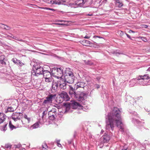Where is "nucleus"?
Returning a JSON list of instances; mask_svg holds the SVG:
<instances>
[{
    "instance_id": "34",
    "label": "nucleus",
    "mask_w": 150,
    "mask_h": 150,
    "mask_svg": "<svg viewBox=\"0 0 150 150\" xmlns=\"http://www.w3.org/2000/svg\"><path fill=\"white\" fill-rule=\"evenodd\" d=\"M5 148L8 149V148H11V145L9 144H6L5 145Z\"/></svg>"
},
{
    "instance_id": "53",
    "label": "nucleus",
    "mask_w": 150,
    "mask_h": 150,
    "mask_svg": "<svg viewBox=\"0 0 150 150\" xmlns=\"http://www.w3.org/2000/svg\"><path fill=\"white\" fill-rule=\"evenodd\" d=\"M59 21L62 22L64 21L63 20H62V21Z\"/></svg>"
},
{
    "instance_id": "27",
    "label": "nucleus",
    "mask_w": 150,
    "mask_h": 150,
    "mask_svg": "<svg viewBox=\"0 0 150 150\" xmlns=\"http://www.w3.org/2000/svg\"><path fill=\"white\" fill-rule=\"evenodd\" d=\"M116 2L119 7H120L122 6L123 4L121 1V0H116Z\"/></svg>"
},
{
    "instance_id": "43",
    "label": "nucleus",
    "mask_w": 150,
    "mask_h": 150,
    "mask_svg": "<svg viewBox=\"0 0 150 150\" xmlns=\"http://www.w3.org/2000/svg\"><path fill=\"white\" fill-rule=\"evenodd\" d=\"M126 35L127 36V37L128 38H129L131 39V37H130V36L127 33H126Z\"/></svg>"
},
{
    "instance_id": "11",
    "label": "nucleus",
    "mask_w": 150,
    "mask_h": 150,
    "mask_svg": "<svg viewBox=\"0 0 150 150\" xmlns=\"http://www.w3.org/2000/svg\"><path fill=\"white\" fill-rule=\"evenodd\" d=\"M85 83L82 82H79L77 83L75 86L74 90L79 91V88L83 89L85 86Z\"/></svg>"
},
{
    "instance_id": "32",
    "label": "nucleus",
    "mask_w": 150,
    "mask_h": 150,
    "mask_svg": "<svg viewBox=\"0 0 150 150\" xmlns=\"http://www.w3.org/2000/svg\"><path fill=\"white\" fill-rule=\"evenodd\" d=\"M45 81L48 83L52 82V78H45Z\"/></svg>"
},
{
    "instance_id": "1",
    "label": "nucleus",
    "mask_w": 150,
    "mask_h": 150,
    "mask_svg": "<svg viewBox=\"0 0 150 150\" xmlns=\"http://www.w3.org/2000/svg\"><path fill=\"white\" fill-rule=\"evenodd\" d=\"M121 112L117 107H114L112 111L108 115V119L109 123H107L106 129H109L110 128L113 130L114 127V123H115L117 126L120 128L121 132L123 131V124L121 116Z\"/></svg>"
},
{
    "instance_id": "35",
    "label": "nucleus",
    "mask_w": 150,
    "mask_h": 150,
    "mask_svg": "<svg viewBox=\"0 0 150 150\" xmlns=\"http://www.w3.org/2000/svg\"><path fill=\"white\" fill-rule=\"evenodd\" d=\"M59 142L60 140H57L56 141V143L58 146L59 147H62V146L61 144L59 143Z\"/></svg>"
},
{
    "instance_id": "33",
    "label": "nucleus",
    "mask_w": 150,
    "mask_h": 150,
    "mask_svg": "<svg viewBox=\"0 0 150 150\" xmlns=\"http://www.w3.org/2000/svg\"><path fill=\"white\" fill-rule=\"evenodd\" d=\"M140 38L144 42H146L147 40L146 38L145 37H139L138 38Z\"/></svg>"
},
{
    "instance_id": "38",
    "label": "nucleus",
    "mask_w": 150,
    "mask_h": 150,
    "mask_svg": "<svg viewBox=\"0 0 150 150\" xmlns=\"http://www.w3.org/2000/svg\"><path fill=\"white\" fill-rule=\"evenodd\" d=\"M5 29L7 30H9L11 29V28L6 25H5Z\"/></svg>"
},
{
    "instance_id": "41",
    "label": "nucleus",
    "mask_w": 150,
    "mask_h": 150,
    "mask_svg": "<svg viewBox=\"0 0 150 150\" xmlns=\"http://www.w3.org/2000/svg\"><path fill=\"white\" fill-rule=\"evenodd\" d=\"M119 32H120V36H122L123 34H124V33H123V32L122 31H119Z\"/></svg>"
},
{
    "instance_id": "6",
    "label": "nucleus",
    "mask_w": 150,
    "mask_h": 150,
    "mask_svg": "<svg viewBox=\"0 0 150 150\" xmlns=\"http://www.w3.org/2000/svg\"><path fill=\"white\" fill-rule=\"evenodd\" d=\"M80 104L75 101L71 103L70 104V105L65 104L64 105L65 107L66 108L65 111L69 110L70 107H71L73 109H76L78 106H80Z\"/></svg>"
},
{
    "instance_id": "4",
    "label": "nucleus",
    "mask_w": 150,
    "mask_h": 150,
    "mask_svg": "<svg viewBox=\"0 0 150 150\" xmlns=\"http://www.w3.org/2000/svg\"><path fill=\"white\" fill-rule=\"evenodd\" d=\"M93 2V0H77L75 1V4L78 6L83 7V5L86 4L87 5H90Z\"/></svg>"
},
{
    "instance_id": "36",
    "label": "nucleus",
    "mask_w": 150,
    "mask_h": 150,
    "mask_svg": "<svg viewBox=\"0 0 150 150\" xmlns=\"http://www.w3.org/2000/svg\"><path fill=\"white\" fill-rule=\"evenodd\" d=\"M13 38L14 39L16 40H19V41H20L24 42L23 40H22V39L19 40L18 38H17V37H15V36H13Z\"/></svg>"
},
{
    "instance_id": "24",
    "label": "nucleus",
    "mask_w": 150,
    "mask_h": 150,
    "mask_svg": "<svg viewBox=\"0 0 150 150\" xmlns=\"http://www.w3.org/2000/svg\"><path fill=\"white\" fill-rule=\"evenodd\" d=\"M59 86L60 88L64 90L66 88V83L65 82H64V83L60 84Z\"/></svg>"
},
{
    "instance_id": "47",
    "label": "nucleus",
    "mask_w": 150,
    "mask_h": 150,
    "mask_svg": "<svg viewBox=\"0 0 150 150\" xmlns=\"http://www.w3.org/2000/svg\"><path fill=\"white\" fill-rule=\"evenodd\" d=\"M25 149L24 148H22L20 149V150H25Z\"/></svg>"
},
{
    "instance_id": "25",
    "label": "nucleus",
    "mask_w": 150,
    "mask_h": 150,
    "mask_svg": "<svg viewBox=\"0 0 150 150\" xmlns=\"http://www.w3.org/2000/svg\"><path fill=\"white\" fill-rule=\"evenodd\" d=\"M7 123L4 122L3 125L1 126V130L4 131H5L7 129Z\"/></svg>"
},
{
    "instance_id": "21",
    "label": "nucleus",
    "mask_w": 150,
    "mask_h": 150,
    "mask_svg": "<svg viewBox=\"0 0 150 150\" xmlns=\"http://www.w3.org/2000/svg\"><path fill=\"white\" fill-rule=\"evenodd\" d=\"M103 142H108L110 140V137L108 135H104L102 137Z\"/></svg>"
},
{
    "instance_id": "13",
    "label": "nucleus",
    "mask_w": 150,
    "mask_h": 150,
    "mask_svg": "<svg viewBox=\"0 0 150 150\" xmlns=\"http://www.w3.org/2000/svg\"><path fill=\"white\" fill-rule=\"evenodd\" d=\"M30 120V118L28 117L26 115H25L24 116V118L22 119L21 121L22 124L24 125H26L28 124Z\"/></svg>"
},
{
    "instance_id": "8",
    "label": "nucleus",
    "mask_w": 150,
    "mask_h": 150,
    "mask_svg": "<svg viewBox=\"0 0 150 150\" xmlns=\"http://www.w3.org/2000/svg\"><path fill=\"white\" fill-rule=\"evenodd\" d=\"M33 70L34 73H35V75L36 76H38L39 75L43 74L44 72L43 68L39 65L36 67L35 69L34 68Z\"/></svg>"
},
{
    "instance_id": "9",
    "label": "nucleus",
    "mask_w": 150,
    "mask_h": 150,
    "mask_svg": "<svg viewBox=\"0 0 150 150\" xmlns=\"http://www.w3.org/2000/svg\"><path fill=\"white\" fill-rule=\"evenodd\" d=\"M23 117V114L21 112H14L13 113L12 116V119L15 121L18 120L19 122H20V120Z\"/></svg>"
},
{
    "instance_id": "14",
    "label": "nucleus",
    "mask_w": 150,
    "mask_h": 150,
    "mask_svg": "<svg viewBox=\"0 0 150 150\" xmlns=\"http://www.w3.org/2000/svg\"><path fill=\"white\" fill-rule=\"evenodd\" d=\"M60 95L61 98H62L63 100L65 101H68L70 99V98L67 93L65 92H62L60 93Z\"/></svg>"
},
{
    "instance_id": "49",
    "label": "nucleus",
    "mask_w": 150,
    "mask_h": 150,
    "mask_svg": "<svg viewBox=\"0 0 150 150\" xmlns=\"http://www.w3.org/2000/svg\"><path fill=\"white\" fill-rule=\"evenodd\" d=\"M42 114H43V115H45V111H44L42 113Z\"/></svg>"
},
{
    "instance_id": "19",
    "label": "nucleus",
    "mask_w": 150,
    "mask_h": 150,
    "mask_svg": "<svg viewBox=\"0 0 150 150\" xmlns=\"http://www.w3.org/2000/svg\"><path fill=\"white\" fill-rule=\"evenodd\" d=\"M66 74H67V75H69V78H70L71 79L70 81L69 80L68 82L69 83H71L73 82V79L72 77L73 76V74L72 72L71 71H69V73H67V72L66 73Z\"/></svg>"
},
{
    "instance_id": "26",
    "label": "nucleus",
    "mask_w": 150,
    "mask_h": 150,
    "mask_svg": "<svg viewBox=\"0 0 150 150\" xmlns=\"http://www.w3.org/2000/svg\"><path fill=\"white\" fill-rule=\"evenodd\" d=\"M58 84L57 83L53 82L52 84V87L53 89L54 90H55L57 89L58 87Z\"/></svg>"
},
{
    "instance_id": "44",
    "label": "nucleus",
    "mask_w": 150,
    "mask_h": 150,
    "mask_svg": "<svg viewBox=\"0 0 150 150\" xmlns=\"http://www.w3.org/2000/svg\"><path fill=\"white\" fill-rule=\"evenodd\" d=\"M128 32L129 33H134V32L131 30H130Z\"/></svg>"
},
{
    "instance_id": "22",
    "label": "nucleus",
    "mask_w": 150,
    "mask_h": 150,
    "mask_svg": "<svg viewBox=\"0 0 150 150\" xmlns=\"http://www.w3.org/2000/svg\"><path fill=\"white\" fill-rule=\"evenodd\" d=\"M5 56L4 55H1L0 56V63L2 64L5 65L6 62H4Z\"/></svg>"
},
{
    "instance_id": "39",
    "label": "nucleus",
    "mask_w": 150,
    "mask_h": 150,
    "mask_svg": "<svg viewBox=\"0 0 150 150\" xmlns=\"http://www.w3.org/2000/svg\"><path fill=\"white\" fill-rule=\"evenodd\" d=\"M43 8L45 9L49 10H52L53 11H54L55 10L54 9H53V8H47V7H45V8Z\"/></svg>"
},
{
    "instance_id": "28",
    "label": "nucleus",
    "mask_w": 150,
    "mask_h": 150,
    "mask_svg": "<svg viewBox=\"0 0 150 150\" xmlns=\"http://www.w3.org/2000/svg\"><path fill=\"white\" fill-rule=\"evenodd\" d=\"M39 124L38 122H36L31 126V127L32 129H35L39 127Z\"/></svg>"
},
{
    "instance_id": "10",
    "label": "nucleus",
    "mask_w": 150,
    "mask_h": 150,
    "mask_svg": "<svg viewBox=\"0 0 150 150\" xmlns=\"http://www.w3.org/2000/svg\"><path fill=\"white\" fill-rule=\"evenodd\" d=\"M57 112L55 108H52L50 111L48 112V115L49 119L51 120L55 119L56 116Z\"/></svg>"
},
{
    "instance_id": "37",
    "label": "nucleus",
    "mask_w": 150,
    "mask_h": 150,
    "mask_svg": "<svg viewBox=\"0 0 150 150\" xmlns=\"http://www.w3.org/2000/svg\"><path fill=\"white\" fill-rule=\"evenodd\" d=\"M5 25L4 24H2L1 23H0V27L1 28L5 29Z\"/></svg>"
},
{
    "instance_id": "16",
    "label": "nucleus",
    "mask_w": 150,
    "mask_h": 150,
    "mask_svg": "<svg viewBox=\"0 0 150 150\" xmlns=\"http://www.w3.org/2000/svg\"><path fill=\"white\" fill-rule=\"evenodd\" d=\"M43 74L45 78H52L50 72L47 71H44Z\"/></svg>"
},
{
    "instance_id": "3",
    "label": "nucleus",
    "mask_w": 150,
    "mask_h": 150,
    "mask_svg": "<svg viewBox=\"0 0 150 150\" xmlns=\"http://www.w3.org/2000/svg\"><path fill=\"white\" fill-rule=\"evenodd\" d=\"M63 71L61 68L54 69L52 71L53 75L58 78H61L63 75Z\"/></svg>"
},
{
    "instance_id": "30",
    "label": "nucleus",
    "mask_w": 150,
    "mask_h": 150,
    "mask_svg": "<svg viewBox=\"0 0 150 150\" xmlns=\"http://www.w3.org/2000/svg\"><path fill=\"white\" fill-rule=\"evenodd\" d=\"M14 111L13 108L11 107H9L8 108L7 111L5 112L6 113L7 112H13Z\"/></svg>"
},
{
    "instance_id": "5",
    "label": "nucleus",
    "mask_w": 150,
    "mask_h": 150,
    "mask_svg": "<svg viewBox=\"0 0 150 150\" xmlns=\"http://www.w3.org/2000/svg\"><path fill=\"white\" fill-rule=\"evenodd\" d=\"M150 79V76L148 74H145L143 76H139L137 78L138 80H141V82H145V83H144L142 84L143 85H146L148 83V81L146 80L149 79Z\"/></svg>"
},
{
    "instance_id": "50",
    "label": "nucleus",
    "mask_w": 150,
    "mask_h": 150,
    "mask_svg": "<svg viewBox=\"0 0 150 150\" xmlns=\"http://www.w3.org/2000/svg\"><path fill=\"white\" fill-rule=\"evenodd\" d=\"M148 71H150V67H149L147 69V70Z\"/></svg>"
},
{
    "instance_id": "46",
    "label": "nucleus",
    "mask_w": 150,
    "mask_h": 150,
    "mask_svg": "<svg viewBox=\"0 0 150 150\" xmlns=\"http://www.w3.org/2000/svg\"><path fill=\"white\" fill-rule=\"evenodd\" d=\"M68 79H69L67 81V82L68 83H69L68 82V81H69V80H70H70H71V79L70 78H69V77L68 78Z\"/></svg>"
},
{
    "instance_id": "15",
    "label": "nucleus",
    "mask_w": 150,
    "mask_h": 150,
    "mask_svg": "<svg viewBox=\"0 0 150 150\" xmlns=\"http://www.w3.org/2000/svg\"><path fill=\"white\" fill-rule=\"evenodd\" d=\"M15 125L14 126L11 123V121H10L9 124V126L10 128L13 130L14 129H16L17 128L20 127H21V125L19 123H15Z\"/></svg>"
},
{
    "instance_id": "52",
    "label": "nucleus",
    "mask_w": 150,
    "mask_h": 150,
    "mask_svg": "<svg viewBox=\"0 0 150 150\" xmlns=\"http://www.w3.org/2000/svg\"><path fill=\"white\" fill-rule=\"evenodd\" d=\"M127 148H126V149H122V150H127Z\"/></svg>"
},
{
    "instance_id": "40",
    "label": "nucleus",
    "mask_w": 150,
    "mask_h": 150,
    "mask_svg": "<svg viewBox=\"0 0 150 150\" xmlns=\"http://www.w3.org/2000/svg\"><path fill=\"white\" fill-rule=\"evenodd\" d=\"M141 27L143 28H147L148 27V26L146 25H141Z\"/></svg>"
},
{
    "instance_id": "51",
    "label": "nucleus",
    "mask_w": 150,
    "mask_h": 150,
    "mask_svg": "<svg viewBox=\"0 0 150 150\" xmlns=\"http://www.w3.org/2000/svg\"><path fill=\"white\" fill-rule=\"evenodd\" d=\"M120 54V53H116V55H117L118 54Z\"/></svg>"
},
{
    "instance_id": "31",
    "label": "nucleus",
    "mask_w": 150,
    "mask_h": 150,
    "mask_svg": "<svg viewBox=\"0 0 150 150\" xmlns=\"http://www.w3.org/2000/svg\"><path fill=\"white\" fill-rule=\"evenodd\" d=\"M42 150H48V146L45 144H43L42 145Z\"/></svg>"
},
{
    "instance_id": "18",
    "label": "nucleus",
    "mask_w": 150,
    "mask_h": 150,
    "mask_svg": "<svg viewBox=\"0 0 150 150\" xmlns=\"http://www.w3.org/2000/svg\"><path fill=\"white\" fill-rule=\"evenodd\" d=\"M6 118V115L3 113H0V124L3 123Z\"/></svg>"
},
{
    "instance_id": "42",
    "label": "nucleus",
    "mask_w": 150,
    "mask_h": 150,
    "mask_svg": "<svg viewBox=\"0 0 150 150\" xmlns=\"http://www.w3.org/2000/svg\"><path fill=\"white\" fill-rule=\"evenodd\" d=\"M54 24L56 25H65V24H64L63 23H54Z\"/></svg>"
},
{
    "instance_id": "17",
    "label": "nucleus",
    "mask_w": 150,
    "mask_h": 150,
    "mask_svg": "<svg viewBox=\"0 0 150 150\" xmlns=\"http://www.w3.org/2000/svg\"><path fill=\"white\" fill-rule=\"evenodd\" d=\"M66 1L65 0H55L53 1H51L50 2L52 4H56L59 5L63 4V3Z\"/></svg>"
},
{
    "instance_id": "7",
    "label": "nucleus",
    "mask_w": 150,
    "mask_h": 150,
    "mask_svg": "<svg viewBox=\"0 0 150 150\" xmlns=\"http://www.w3.org/2000/svg\"><path fill=\"white\" fill-rule=\"evenodd\" d=\"M56 96V95L51 94L48 95L44 100L43 103L46 104H49L52 102V101L54 99Z\"/></svg>"
},
{
    "instance_id": "48",
    "label": "nucleus",
    "mask_w": 150,
    "mask_h": 150,
    "mask_svg": "<svg viewBox=\"0 0 150 150\" xmlns=\"http://www.w3.org/2000/svg\"><path fill=\"white\" fill-rule=\"evenodd\" d=\"M93 15V14H88L87 15L88 16H92Z\"/></svg>"
},
{
    "instance_id": "2",
    "label": "nucleus",
    "mask_w": 150,
    "mask_h": 150,
    "mask_svg": "<svg viewBox=\"0 0 150 150\" xmlns=\"http://www.w3.org/2000/svg\"><path fill=\"white\" fill-rule=\"evenodd\" d=\"M69 94L71 97H75L77 100L81 102H82L87 99V95L86 94L78 90H74V88L71 86H69Z\"/></svg>"
},
{
    "instance_id": "20",
    "label": "nucleus",
    "mask_w": 150,
    "mask_h": 150,
    "mask_svg": "<svg viewBox=\"0 0 150 150\" xmlns=\"http://www.w3.org/2000/svg\"><path fill=\"white\" fill-rule=\"evenodd\" d=\"M83 45L86 46H91L92 45V43L89 41L84 40L82 41Z\"/></svg>"
},
{
    "instance_id": "29",
    "label": "nucleus",
    "mask_w": 150,
    "mask_h": 150,
    "mask_svg": "<svg viewBox=\"0 0 150 150\" xmlns=\"http://www.w3.org/2000/svg\"><path fill=\"white\" fill-rule=\"evenodd\" d=\"M12 61L13 62L15 63H17L18 64H20L21 62L20 61L17 60L16 58H14L12 59Z\"/></svg>"
},
{
    "instance_id": "45",
    "label": "nucleus",
    "mask_w": 150,
    "mask_h": 150,
    "mask_svg": "<svg viewBox=\"0 0 150 150\" xmlns=\"http://www.w3.org/2000/svg\"><path fill=\"white\" fill-rule=\"evenodd\" d=\"M93 37L94 38H97V37L98 38H101L100 36H93Z\"/></svg>"
},
{
    "instance_id": "12",
    "label": "nucleus",
    "mask_w": 150,
    "mask_h": 150,
    "mask_svg": "<svg viewBox=\"0 0 150 150\" xmlns=\"http://www.w3.org/2000/svg\"><path fill=\"white\" fill-rule=\"evenodd\" d=\"M94 35V33L91 32H85L83 33L82 36L84 38L88 39Z\"/></svg>"
},
{
    "instance_id": "23",
    "label": "nucleus",
    "mask_w": 150,
    "mask_h": 150,
    "mask_svg": "<svg viewBox=\"0 0 150 150\" xmlns=\"http://www.w3.org/2000/svg\"><path fill=\"white\" fill-rule=\"evenodd\" d=\"M84 62L86 64L90 66H94V64L91 61L85 60H84Z\"/></svg>"
}]
</instances>
